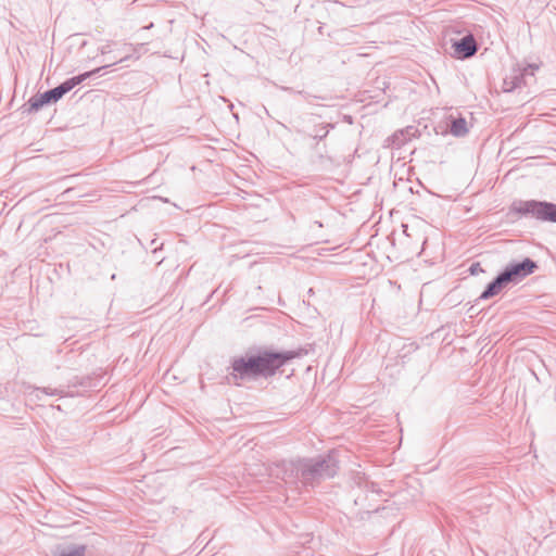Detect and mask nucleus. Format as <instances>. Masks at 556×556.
<instances>
[{
    "instance_id": "1",
    "label": "nucleus",
    "mask_w": 556,
    "mask_h": 556,
    "mask_svg": "<svg viewBox=\"0 0 556 556\" xmlns=\"http://www.w3.org/2000/svg\"><path fill=\"white\" fill-rule=\"evenodd\" d=\"M302 354L303 350L281 352L262 350L256 354L237 357L231 363L232 372L228 380L240 386V380L271 377L288 362Z\"/></svg>"
},
{
    "instance_id": "2",
    "label": "nucleus",
    "mask_w": 556,
    "mask_h": 556,
    "mask_svg": "<svg viewBox=\"0 0 556 556\" xmlns=\"http://www.w3.org/2000/svg\"><path fill=\"white\" fill-rule=\"evenodd\" d=\"M127 59H128V56L121 58L118 61H113L110 64L97 67L92 71H89V72L83 73L80 75L74 76L72 78H68L52 89H49L42 93H37V94L33 96L28 101V105H29L28 112H37L45 105L58 102L64 94L70 92L74 87L81 84L87 78H89L96 74H100L105 68H108L116 63L124 62Z\"/></svg>"
},
{
    "instance_id": "3",
    "label": "nucleus",
    "mask_w": 556,
    "mask_h": 556,
    "mask_svg": "<svg viewBox=\"0 0 556 556\" xmlns=\"http://www.w3.org/2000/svg\"><path fill=\"white\" fill-rule=\"evenodd\" d=\"M338 470L333 455L316 458H300V485L314 486L320 480L332 478Z\"/></svg>"
},
{
    "instance_id": "4",
    "label": "nucleus",
    "mask_w": 556,
    "mask_h": 556,
    "mask_svg": "<svg viewBox=\"0 0 556 556\" xmlns=\"http://www.w3.org/2000/svg\"><path fill=\"white\" fill-rule=\"evenodd\" d=\"M511 211L520 215H531L540 220L556 223V204L545 201H516Z\"/></svg>"
},
{
    "instance_id": "5",
    "label": "nucleus",
    "mask_w": 556,
    "mask_h": 556,
    "mask_svg": "<svg viewBox=\"0 0 556 556\" xmlns=\"http://www.w3.org/2000/svg\"><path fill=\"white\" fill-rule=\"evenodd\" d=\"M267 470L270 477L280 479L296 490L300 488V458L273 463Z\"/></svg>"
},
{
    "instance_id": "6",
    "label": "nucleus",
    "mask_w": 556,
    "mask_h": 556,
    "mask_svg": "<svg viewBox=\"0 0 556 556\" xmlns=\"http://www.w3.org/2000/svg\"><path fill=\"white\" fill-rule=\"evenodd\" d=\"M538 268V264L526 257L521 262H514L508 264L503 270L502 274L508 281V283H518L523 280L526 277L530 276Z\"/></svg>"
},
{
    "instance_id": "7",
    "label": "nucleus",
    "mask_w": 556,
    "mask_h": 556,
    "mask_svg": "<svg viewBox=\"0 0 556 556\" xmlns=\"http://www.w3.org/2000/svg\"><path fill=\"white\" fill-rule=\"evenodd\" d=\"M454 49V55L457 59H468L476 54L478 50L477 41L472 35H466L459 40H456L452 45Z\"/></svg>"
},
{
    "instance_id": "8",
    "label": "nucleus",
    "mask_w": 556,
    "mask_h": 556,
    "mask_svg": "<svg viewBox=\"0 0 556 556\" xmlns=\"http://www.w3.org/2000/svg\"><path fill=\"white\" fill-rule=\"evenodd\" d=\"M508 285V281L501 271L490 283H488L483 292L480 294L479 300H489L497 295Z\"/></svg>"
},
{
    "instance_id": "9",
    "label": "nucleus",
    "mask_w": 556,
    "mask_h": 556,
    "mask_svg": "<svg viewBox=\"0 0 556 556\" xmlns=\"http://www.w3.org/2000/svg\"><path fill=\"white\" fill-rule=\"evenodd\" d=\"M539 68L535 64H529L519 73L511 77L510 87L507 90H513L515 88L520 87L521 85L526 84L525 76L530 75L533 76L534 72Z\"/></svg>"
},
{
    "instance_id": "10",
    "label": "nucleus",
    "mask_w": 556,
    "mask_h": 556,
    "mask_svg": "<svg viewBox=\"0 0 556 556\" xmlns=\"http://www.w3.org/2000/svg\"><path fill=\"white\" fill-rule=\"evenodd\" d=\"M450 131L455 137H463L468 132L467 122L463 117L454 118L451 122Z\"/></svg>"
},
{
    "instance_id": "11",
    "label": "nucleus",
    "mask_w": 556,
    "mask_h": 556,
    "mask_svg": "<svg viewBox=\"0 0 556 556\" xmlns=\"http://www.w3.org/2000/svg\"><path fill=\"white\" fill-rule=\"evenodd\" d=\"M85 552V545H76L62 551L58 556H84Z\"/></svg>"
},
{
    "instance_id": "12",
    "label": "nucleus",
    "mask_w": 556,
    "mask_h": 556,
    "mask_svg": "<svg viewBox=\"0 0 556 556\" xmlns=\"http://www.w3.org/2000/svg\"><path fill=\"white\" fill-rule=\"evenodd\" d=\"M329 127H332V126L328 125V124H326V125L321 124V125L315 127L313 132L311 134V137H313L314 139H318V140L326 138L329 132V129H328Z\"/></svg>"
},
{
    "instance_id": "13",
    "label": "nucleus",
    "mask_w": 556,
    "mask_h": 556,
    "mask_svg": "<svg viewBox=\"0 0 556 556\" xmlns=\"http://www.w3.org/2000/svg\"><path fill=\"white\" fill-rule=\"evenodd\" d=\"M37 392L45 393L47 395H56L59 394V391L56 389H50V388H42V389H36Z\"/></svg>"
},
{
    "instance_id": "14",
    "label": "nucleus",
    "mask_w": 556,
    "mask_h": 556,
    "mask_svg": "<svg viewBox=\"0 0 556 556\" xmlns=\"http://www.w3.org/2000/svg\"><path fill=\"white\" fill-rule=\"evenodd\" d=\"M469 271H470L471 275H477L479 273H482L483 269L481 268L479 263H473V264L470 265Z\"/></svg>"
},
{
    "instance_id": "15",
    "label": "nucleus",
    "mask_w": 556,
    "mask_h": 556,
    "mask_svg": "<svg viewBox=\"0 0 556 556\" xmlns=\"http://www.w3.org/2000/svg\"><path fill=\"white\" fill-rule=\"evenodd\" d=\"M101 53L102 54H105V53H110V49H109V46H104L100 49Z\"/></svg>"
},
{
    "instance_id": "16",
    "label": "nucleus",
    "mask_w": 556,
    "mask_h": 556,
    "mask_svg": "<svg viewBox=\"0 0 556 556\" xmlns=\"http://www.w3.org/2000/svg\"><path fill=\"white\" fill-rule=\"evenodd\" d=\"M153 27V23H150L148 26H144L143 29H151Z\"/></svg>"
}]
</instances>
